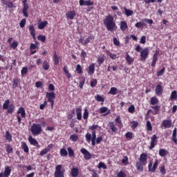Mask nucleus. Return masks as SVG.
<instances>
[{"label": "nucleus", "instance_id": "obj_24", "mask_svg": "<svg viewBox=\"0 0 177 177\" xmlns=\"http://www.w3.org/2000/svg\"><path fill=\"white\" fill-rule=\"evenodd\" d=\"M29 31H30V35L33 38H35V28L32 26H29Z\"/></svg>", "mask_w": 177, "mask_h": 177}, {"label": "nucleus", "instance_id": "obj_62", "mask_svg": "<svg viewBox=\"0 0 177 177\" xmlns=\"http://www.w3.org/2000/svg\"><path fill=\"white\" fill-rule=\"evenodd\" d=\"M18 45L19 44L17 43V41H14L11 45V48H12L13 49H16Z\"/></svg>", "mask_w": 177, "mask_h": 177}, {"label": "nucleus", "instance_id": "obj_59", "mask_svg": "<svg viewBox=\"0 0 177 177\" xmlns=\"http://www.w3.org/2000/svg\"><path fill=\"white\" fill-rule=\"evenodd\" d=\"M160 171L162 175H165V174H167V171L165 170V167L164 166L160 167Z\"/></svg>", "mask_w": 177, "mask_h": 177}, {"label": "nucleus", "instance_id": "obj_15", "mask_svg": "<svg viewBox=\"0 0 177 177\" xmlns=\"http://www.w3.org/2000/svg\"><path fill=\"white\" fill-rule=\"evenodd\" d=\"M156 95H161L162 93V86L161 84H158L156 88Z\"/></svg>", "mask_w": 177, "mask_h": 177}, {"label": "nucleus", "instance_id": "obj_34", "mask_svg": "<svg viewBox=\"0 0 177 177\" xmlns=\"http://www.w3.org/2000/svg\"><path fill=\"white\" fill-rule=\"evenodd\" d=\"M109 128L110 129H111L112 132H115V131H117V127H115V125H114V123L113 122L109 123Z\"/></svg>", "mask_w": 177, "mask_h": 177}, {"label": "nucleus", "instance_id": "obj_11", "mask_svg": "<svg viewBox=\"0 0 177 177\" xmlns=\"http://www.w3.org/2000/svg\"><path fill=\"white\" fill-rule=\"evenodd\" d=\"M162 125L164 128H171L172 127V121L169 120H165L162 121Z\"/></svg>", "mask_w": 177, "mask_h": 177}, {"label": "nucleus", "instance_id": "obj_26", "mask_svg": "<svg viewBox=\"0 0 177 177\" xmlns=\"http://www.w3.org/2000/svg\"><path fill=\"white\" fill-rule=\"evenodd\" d=\"M5 138L8 142H12V134L9 131L6 132Z\"/></svg>", "mask_w": 177, "mask_h": 177}, {"label": "nucleus", "instance_id": "obj_37", "mask_svg": "<svg viewBox=\"0 0 177 177\" xmlns=\"http://www.w3.org/2000/svg\"><path fill=\"white\" fill-rule=\"evenodd\" d=\"M109 93V95H115L117 93V88L115 87L111 88Z\"/></svg>", "mask_w": 177, "mask_h": 177}, {"label": "nucleus", "instance_id": "obj_52", "mask_svg": "<svg viewBox=\"0 0 177 177\" xmlns=\"http://www.w3.org/2000/svg\"><path fill=\"white\" fill-rule=\"evenodd\" d=\"M91 39H92V37H87L85 40L84 42L83 43V45H88L89 42H91Z\"/></svg>", "mask_w": 177, "mask_h": 177}, {"label": "nucleus", "instance_id": "obj_55", "mask_svg": "<svg viewBox=\"0 0 177 177\" xmlns=\"http://www.w3.org/2000/svg\"><path fill=\"white\" fill-rule=\"evenodd\" d=\"M48 152L49 151L45 148L40 152V156H45V154H48Z\"/></svg>", "mask_w": 177, "mask_h": 177}, {"label": "nucleus", "instance_id": "obj_9", "mask_svg": "<svg viewBox=\"0 0 177 177\" xmlns=\"http://www.w3.org/2000/svg\"><path fill=\"white\" fill-rule=\"evenodd\" d=\"M79 3L80 6H92L93 2L91 0H80Z\"/></svg>", "mask_w": 177, "mask_h": 177}, {"label": "nucleus", "instance_id": "obj_4", "mask_svg": "<svg viewBox=\"0 0 177 177\" xmlns=\"http://www.w3.org/2000/svg\"><path fill=\"white\" fill-rule=\"evenodd\" d=\"M62 168H63L62 165H57L55 167V177H64V170H62Z\"/></svg>", "mask_w": 177, "mask_h": 177}, {"label": "nucleus", "instance_id": "obj_25", "mask_svg": "<svg viewBox=\"0 0 177 177\" xmlns=\"http://www.w3.org/2000/svg\"><path fill=\"white\" fill-rule=\"evenodd\" d=\"M9 103H10V100H6L3 104V109L4 110H8V109H9Z\"/></svg>", "mask_w": 177, "mask_h": 177}, {"label": "nucleus", "instance_id": "obj_45", "mask_svg": "<svg viewBox=\"0 0 177 177\" xmlns=\"http://www.w3.org/2000/svg\"><path fill=\"white\" fill-rule=\"evenodd\" d=\"M68 152L69 154V157H74V151L73 150V149H71V147L68 148Z\"/></svg>", "mask_w": 177, "mask_h": 177}, {"label": "nucleus", "instance_id": "obj_35", "mask_svg": "<svg viewBox=\"0 0 177 177\" xmlns=\"http://www.w3.org/2000/svg\"><path fill=\"white\" fill-rule=\"evenodd\" d=\"M157 103H158V99H157L156 97H152L151 98V104L154 105L157 104Z\"/></svg>", "mask_w": 177, "mask_h": 177}, {"label": "nucleus", "instance_id": "obj_63", "mask_svg": "<svg viewBox=\"0 0 177 177\" xmlns=\"http://www.w3.org/2000/svg\"><path fill=\"white\" fill-rule=\"evenodd\" d=\"M126 138L127 139H132V133L131 132H127L125 135Z\"/></svg>", "mask_w": 177, "mask_h": 177}, {"label": "nucleus", "instance_id": "obj_6", "mask_svg": "<svg viewBox=\"0 0 177 177\" xmlns=\"http://www.w3.org/2000/svg\"><path fill=\"white\" fill-rule=\"evenodd\" d=\"M151 167H153V168H151ZM157 167H158V160H156L155 161L153 166V164L150 162L148 165L149 171L152 173L156 172V169H157Z\"/></svg>", "mask_w": 177, "mask_h": 177}, {"label": "nucleus", "instance_id": "obj_23", "mask_svg": "<svg viewBox=\"0 0 177 177\" xmlns=\"http://www.w3.org/2000/svg\"><path fill=\"white\" fill-rule=\"evenodd\" d=\"M167 153H168V151L166 149H160L159 150V156H160V157H165L167 156Z\"/></svg>", "mask_w": 177, "mask_h": 177}, {"label": "nucleus", "instance_id": "obj_38", "mask_svg": "<svg viewBox=\"0 0 177 177\" xmlns=\"http://www.w3.org/2000/svg\"><path fill=\"white\" fill-rule=\"evenodd\" d=\"M23 5H24L23 10H28V8L30 7L28 6V3H27V0L23 1Z\"/></svg>", "mask_w": 177, "mask_h": 177}, {"label": "nucleus", "instance_id": "obj_2", "mask_svg": "<svg viewBox=\"0 0 177 177\" xmlns=\"http://www.w3.org/2000/svg\"><path fill=\"white\" fill-rule=\"evenodd\" d=\"M147 164V154L143 153L140 155L139 161L136 162V167L139 172H143V167Z\"/></svg>", "mask_w": 177, "mask_h": 177}, {"label": "nucleus", "instance_id": "obj_40", "mask_svg": "<svg viewBox=\"0 0 177 177\" xmlns=\"http://www.w3.org/2000/svg\"><path fill=\"white\" fill-rule=\"evenodd\" d=\"M89 115V112L88 111L87 109H84V113L83 114V118L84 120H88V117Z\"/></svg>", "mask_w": 177, "mask_h": 177}, {"label": "nucleus", "instance_id": "obj_20", "mask_svg": "<svg viewBox=\"0 0 177 177\" xmlns=\"http://www.w3.org/2000/svg\"><path fill=\"white\" fill-rule=\"evenodd\" d=\"M10 172H12V169H10V167H6L4 171V177H9V175H10Z\"/></svg>", "mask_w": 177, "mask_h": 177}, {"label": "nucleus", "instance_id": "obj_44", "mask_svg": "<svg viewBox=\"0 0 177 177\" xmlns=\"http://www.w3.org/2000/svg\"><path fill=\"white\" fill-rule=\"evenodd\" d=\"M128 111L129 113L133 114V113H135V106L131 105L128 109Z\"/></svg>", "mask_w": 177, "mask_h": 177}, {"label": "nucleus", "instance_id": "obj_64", "mask_svg": "<svg viewBox=\"0 0 177 177\" xmlns=\"http://www.w3.org/2000/svg\"><path fill=\"white\" fill-rule=\"evenodd\" d=\"M136 27L138 28H140V27H143V23L142 22H137L136 24Z\"/></svg>", "mask_w": 177, "mask_h": 177}, {"label": "nucleus", "instance_id": "obj_3", "mask_svg": "<svg viewBox=\"0 0 177 177\" xmlns=\"http://www.w3.org/2000/svg\"><path fill=\"white\" fill-rule=\"evenodd\" d=\"M30 131L34 136H37V135H39L42 132V127L39 124H33Z\"/></svg>", "mask_w": 177, "mask_h": 177}, {"label": "nucleus", "instance_id": "obj_33", "mask_svg": "<svg viewBox=\"0 0 177 177\" xmlns=\"http://www.w3.org/2000/svg\"><path fill=\"white\" fill-rule=\"evenodd\" d=\"M21 147L25 153H28V147L27 146V144H26V142L21 143Z\"/></svg>", "mask_w": 177, "mask_h": 177}, {"label": "nucleus", "instance_id": "obj_42", "mask_svg": "<svg viewBox=\"0 0 177 177\" xmlns=\"http://www.w3.org/2000/svg\"><path fill=\"white\" fill-rule=\"evenodd\" d=\"M43 68L44 70H49V64H48L47 61H44L43 63Z\"/></svg>", "mask_w": 177, "mask_h": 177}, {"label": "nucleus", "instance_id": "obj_47", "mask_svg": "<svg viewBox=\"0 0 177 177\" xmlns=\"http://www.w3.org/2000/svg\"><path fill=\"white\" fill-rule=\"evenodd\" d=\"M107 111H109V109L106 106H103L100 109V112L101 113V114H103V113H106Z\"/></svg>", "mask_w": 177, "mask_h": 177}, {"label": "nucleus", "instance_id": "obj_29", "mask_svg": "<svg viewBox=\"0 0 177 177\" xmlns=\"http://www.w3.org/2000/svg\"><path fill=\"white\" fill-rule=\"evenodd\" d=\"M53 59H54L55 64L56 66H57V64H59V57H57V55L56 54V51L54 52Z\"/></svg>", "mask_w": 177, "mask_h": 177}, {"label": "nucleus", "instance_id": "obj_41", "mask_svg": "<svg viewBox=\"0 0 177 177\" xmlns=\"http://www.w3.org/2000/svg\"><path fill=\"white\" fill-rule=\"evenodd\" d=\"M13 110H15V105L13 104H11L8 106V113H13Z\"/></svg>", "mask_w": 177, "mask_h": 177}, {"label": "nucleus", "instance_id": "obj_53", "mask_svg": "<svg viewBox=\"0 0 177 177\" xmlns=\"http://www.w3.org/2000/svg\"><path fill=\"white\" fill-rule=\"evenodd\" d=\"M19 26L21 27V28H23L24 27V26H26V19H23L20 23H19Z\"/></svg>", "mask_w": 177, "mask_h": 177}, {"label": "nucleus", "instance_id": "obj_13", "mask_svg": "<svg viewBox=\"0 0 177 177\" xmlns=\"http://www.w3.org/2000/svg\"><path fill=\"white\" fill-rule=\"evenodd\" d=\"M88 73L90 75H92L95 73V64H91L88 66Z\"/></svg>", "mask_w": 177, "mask_h": 177}, {"label": "nucleus", "instance_id": "obj_36", "mask_svg": "<svg viewBox=\"0 0 177 177\" xmlns=\"http://www.w3.org/2000/svg\"><path fill=\"white\" fill-rule=\"evenodd\" d=\"M70 139H71V140H72V142H77V140H78L79 138L77 136V134H73L70 136Z\"/></svg>", "mask_w": 177, "mask_h": 177}, {"label": "nucleus", "instance_id": "obj_49", "mask_svg": "<svg viewBox=\"0 0 177 177\" xmlns=\"http://www.w3.org/2000/svg\"><path fill=\"white\" fill-rule=\"evenodd\" d=\"M147 131H152L153 127H151V123L150 121L147 122Z\"/></svg>", "mask_w": 177, "mask_h": 177}, {"label": "nucleus", "instance_id": "obj_19", "mask_svg": "<svg viewBox=\"0 0 177 177\" xmlns=\"http://www.w3.org/2000/svg\"><path fill=\"white\" fill-rule=\"evenodd\" d=\"M28 141L30 142V145H33V146H37V145H38V141L31 136H29Z\"/></svg>", "mask_w": 177, "mask_h": 177}, {"label": "nucleus", "instance_id": "obj_54", "mask_svg": "<svg viewBox=\"0 0 177 177\" xmlns=\"http://www.w3.org/2000/svg\"><path fill=\"white\" fill-rule=\"evenodd\" d=\"M164 71H165V68H163L160 71H158L157 75L158 77H161L164 74Z\"/></svg>", "mask_w": 177, "mask_h": 177}, {"label": "nucleus", "instance_id": "obj_39", "mask_svg": "<svg viewBox=\"0 0 177 177\" xmlns=\"http://www.w3.org/2000/svg\"><path fill=\"white\" fill-rule=\"evenodd\" d=\"M60 154H61V156H62V157H66V156H67L68 153L67 152V150H66L65 149H62L60 150Z\"/></svg>", "mask_w": 177, "mask_h": 177}, {"label": "nucleus", "instance_id": "obj_43", "mask_svg": "<svg viewBox=\"0 0 177 177\" xmlns=\"http://www.w3.org/2000/svg\"><path fill=\"white\" fill-rule=\"evenodd\" d=\"M95 100H97V102H104V98H103V97L100 96V95H97L95 96Z\"/></svg>", "mask_w": 177, "mask_h": 177}, {"label": "nucleus", "instance_id": "obj_46", "mask_svg": "<svg viewBox=\"0 0 177 177\" xmlns=\"http://www.w3.org/2000/svg\"><path fill=\"white\" fill-rule=\"evenodd\" d=\"M138 125H139V123L136 121L131 122V128L132 129H135L137 128Z\"/></svg>", "mask_w": 177, "mask_h": 177}, {"label": "nucleus", "instance_id": "obj_28", "mask_svg": "<svg viewBox=\"0 0 177 177\" xmlns=\"http://www.w3.org/2000/svg\"><path fill=\"white\" fill-rule=\"evenodd\" d=\"M172 140L176 145V143H177V140H176V128H174V129L173 131Z\"/></svg>", "mask_w": 177, "mask_h": 177}, {"label": "nucleus", "instance_id": "obj_30", "mask_svg": "<svg viewBox=\"0 0 177 177\" xmlns=\"http://www.w3.org/2000/svg\"><path fill=\"white\" fill-rule=\"evenodd\" d=\"M174 99H177L176 91H173L170 96V100H174Z\"/></svg>", "mask_w": 177, "mask_h": 177}, {"label": "nucleus", "instance_id": "obj_21", "mask_svg": "<svg viewBox=\"0 0 177 177\" xmlns=\"http://www.w3.org/2000/svg\"><path fill=\"white\" fill-rule=\"evenodd\" d=\"M6 151L8 154L13 153V148L12 147V146H10V145L6 144Z\"/></svg>", "mask_w": 177, "mask_h": 177}, {"label": "nucleus", "instance_id": "obj_61", "mask_svg": "<svg viewBox=\"0 0 177 177\" xmlns=\"http://www.w3.org/2000/svg\"><path fill=\"white\" fill-rule=\"evenodd\" d=\"M27 71H28L27 67H24L21 71V73L22 75H24L27 73Z\"/></svg>", "mask_w": 177, "mask_h": 177}, {"label": "nucleus", "instance_id": "obj_5", "mask_svg": "<svg viewBox=\"0 0 177 177\" xmlns=\"http://www.w3.org/2000/svg\"><path fill=\"white\" fill-rule=\"evenodd\" d=\"M46 96L48 99V101L50 102V103H51V107H53V104L55 103L53 99L56 97V94L54 92L46 93Z\"/></svg>", "mask_w": 177, "mask_h": 177}, {"label": "nucleus", "instance_id": "obj_12", "mask_svg": "<svg viewBox=\"0 0 177 177\" xmlns=\"http://www.w3.org/2000/svg\"><path fill=\"white\" fill-rule=\"evenodd\" d=\"M66 17L70 19L71 20H74V17H75V11L71 10L66 13Z\"/></svg>", "mask_w": 177, "mask_h": 177}, {"label": "nucleus", "instance_id": "obj_10", "mask_svg": "<svg viewBox=\"0 0 177 177\" xmlns=\"http://www.w3.org/2000/svg\"><path fill=\"white\" fill-rule=\"evenodd\" d=\"M82 107L79 106L76 108V113H77V118L79 121H81L82 120Z\"/></svg>", "mask_w": 177, "mask_h": 177}, {"label": "nucleus", "instance_id": "obj_27", "mask_svg": "<svg viewBox=\"0 0 177 177\" xmlns=\"http://www.w3.org/2000/svg\"><path fill=\"white\" fill-rule=\"evenodd\" d=\"M124 13L126 16L129 17L133 15V11L124 8Z\"/></svg>", "mask_w": 177, "mask_h": 177}, {"label": "nucleus", "instance_id": "obj_31", "mask_svg": "<svg viewBox=\"0 0 177 177\" xmlns=\"http://www.w3.org/2000/svg\"><path fill=\"white\" fill-rule=\"evenodd\" d=\"M126 60L128 64H132V63H133V59H132V57H131V56H129L128 54L127 55Z\"/></svg>", "mask_w": 177, "mask_h": 177}, {"label": "nucleus", "instance_id": "obj_22", "mask_svg": "<svg viewBox=\"0 0 177 177\" xmlns=\"http://www.w3.org/2000/svg\"><path fill=\"white\" fill-rule=\"evenodd\" d=\"M78 169L73 168L71 170V176L77 177L78 176Z\"/></svg>", "mask_w": 177, "mask_h": 177}, {"label": "nucleus", "instance_id": "obj_48", "mask_svg": "<svg viewBox=\"0 0 177 177\" xmlns=\"http://www.w3.org/2000/svg\"><path fill=\"white\" fill-rule=\"evenodd\" d=\"M104 59H105V57L103 56V57H99L97 58V60L99 62V64H103V63H104Z\"/></svg>", "mask_w": 177, "mask_h": 177}, {"label": "nucleus", "instance_id": "obj_57", "mask_svg": "<svg viewBox=\"0 0 177 177\" xmlns=\"http://www.w3.org/2000/svg\"><path fill=\"white\" fill-rule=\"evenodd\" d=\"M98 168H103V169H106V168H107V167L106 166V165L102 162H100L98 165Z\"/></svg>", "mask_w": 177, "mask_h": 177}, {"label": "nucleus", "instance_id": "obj_1", "mask_svg": "<svg viewBox=\"0 0 177 177\" xmlns=\"http://www.w3.org/2000/svg\"><path fill=\"white\" fill-rule=\"evenodd\" d=\"M104 24L108 31L113 32V31L117 30V26L115 25V22H114V17L112 15H108L105 17Z\"/></svg>", "mask_w": 177, "mask_h": 177}, {"label": "nucleus", "instance_id": "obj_58", "mask_svg": "<svg viewBox=\"0 0 177 177\" xmlns=\"http://www.w3.org/2000/svg\"><path fill=\"white\" fill-rule=\"evenodd\" d=\"M117 176L118 177H127V174L125 173H124V171H121L118 174Z\"/></svg>", "mask_w": 177, "mask_h": 177}, {"label": "nucleus", "instance_id": "obj_32", "mask_svg": "<svg viewBox=\"0 0 177 177\" xmlns=\"http://www.w3.org/2000/svg\"><path fill=\"white\" fill-rule=\"evenodd\" d=\"M18 86H19V79H14L13 84H12L13 89H16V88H17Z\"/></svg>", "mask_w": 177, "mask_h": 177}, {"label": "nucleus", "instance_id": "obj_18", "mask_svg": "<svg viewBox=\"0 0 177 177\" xmlns=\"http://www.w3.org/2000/svg\"><path fill=\"white\" fill-rule=\"evenodd\" d=\"M158 54L156 53L153 56V61L151 64L152 67H154L156 66V63H157V60H158Z\"/></svg>", "mask_w": 177, "mask_h": 177}, {"label": "nucleus", "instance_id": "obj_17", "mask_svg": "<svg viewBox=\"0 0 177 177\" xmlns=\"http://www.w3.org/2000/svg\"><path fill=\"white\" fill-rule=\"evenodd\" d=\"M46 26H48V21H42L38 25V28L39 30H44Z\"/></svg>", "mask_w": 177, "mask_h": 177}, {"label": "nucleus", "instance_id": "obj_16", "mask_svg": "<svg viewBox=\"0 0 177 177\" xmlns=\"http://www.w3.org/2000/svg\"><path fill=\"white\" fill-rule=\"evenodd\" d=\"M128 28V25L127 24V22L122 21L120 22V29L122 31H125Z\"/></svg>", "mask_w": 177, "mask_h": 177}, {"label": "nucleus", "instance_id": "obj_7", "mask_svg": "<svg viewBox=\"0 0 177 177\" xmlns=\"http://www.w3.org/2000/svg\"><path fill=\"white\" fill-rule=\"evenodd\" d=\"M80 151L84 154L85 160H91L92 158V155L85 148H82Z\"/></svg>", "mask_w": 177, "mask_h": 177}, {"label": "nucleus", "instance_id": "obj_60", "mask_svg": "<svg viewBox=\"0 0 177 177\" xmlns=\"http://www.w3.org/2000/svg\"><path fill=\"white\" fill-rule=\"evenodd\" d=\"M113 44L115 46H120V41H118L117 39V38H113Z\"/></svg>", "mask_w": 177, "mask_h": 177}, {"label": "nucleus", "instance_id": "obj_56", "mask_svg": "<svg viewBox=\"0 0 177 177\" xmlns=\"http://www.w3.org/2000/svg\"><path fill=\"white\" fill-rule=\"evenodd\" d=\"M76 71H77L78 74H81V73H82V68H81V65H77Z\"/></svg>", "mask_w": 177, "mask_h": 177}, {"label": "nucleus", "instance_id": "obj_14", "mask_svg": "<svg viewBox=\"0 0 177 177\" xmlns=\"http://www.w3.org/2000/svg\"><path fill=\"white\" fill-rule=\"evenodd\" d=\"M17 113L21 114V117H22V118H26V110H24V108L20 107L17 111Z\"/></svg>", "mask_w": 177, "mask_h": 177}, {"label": "nucleus", "instance_id": "obj_50", "mask_svg": "<svg viewBox=\"0 0 177 177\" xmlns=\"http://www.w3.org/2000/svg\"><path fill=\"white\" fill-rule=\"evenodd\" d=\"M39 41H41V42H45L46 41V37L44 35H39L38 36Z\"/></svg>", "mask_w": 177, "mask_h": 177}, {"label": "nucleus", "instance_id": "obj_8", "mask_svg": "<svg viewBox=\"0 0 177 177\" xmlns=\"http://www.w3.org/2000/svg\"><path fill=\"white\" fill-rule=\"evenodd\" d=\"M149 48H146L143 50H142L140 53V57H141L140 60H145V59H147V57L149 56Z\"/></svg>", "mask_w": 177, "mask_h": 177}, {"label": "nucleus", "instance_id": "obj_51", "mask_svg": "<svg viewBox=\"0 0 177 177\" xmlns=\"http://www.w3.org/2000/svg\"><path fill=\"white\" fill-rule=\"evenodd\" d=\"M91 139H92V134L87 133L86 134V140L87 142H91Z\"/></svg>", "mask_w": 177, "mask_h": 177}]
</instances>
